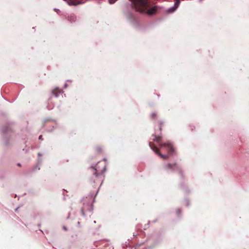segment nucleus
Masks as SVG:
<instances>
[{
  "instance_id": "4",
  "label": "nucleus",
  "mask_w": 249,
  "mask_h": 249,
  "mask_svg": "<svg viewBox=\"0 0 249 249\" xmlns=\"http://www.w3.org/2000/svg\"><path fill=\"white\" fill-rule=\"evenodd\" d=\"M149 145L151 148L155 152V153L158 154L161 158L164 160H166L168 158V155H162L160 152L159 148L155 145L154 143L149 142Z\"/></svg>"
},
{
  "instance_id": "13",
  "label": "nucleus",
  "mask_w": 249,
  "mask_h": 249,
  "mask_svg": "<svg viewBox=\"0 0 249 249\" xmlns=\"http://www.w3.org/2000/svg\"><path fill=\"white\" fill-rule=\"evenodd\" d=\"M117 0H109V2L110 3H113L114 2H115V1H116Z\"/></svg>"
},
{
  "instance_id": "9",
  "label": "nucleus",
  "mask_w": 249,
  "mask_h": 249,
  "mask_svg": "<svg viewBox=\"0 0 249 249\" xmlns=\"http://www.w3.org/2000/svg\"><path fill=\"white\" fill-rule=\"evenodd\" d=\"M153 136L154 137L153 139V140L157 142H160L162 139L161 136H156L155 135H153Z\"/></svg>"
},
{
  "instance_id": "2",
  "label": "nucleus",
  "mask_w": 249,
  "mask_h": 249,
  "mask_svg": "<svg viewBox=\"0 0 249 249\" xmlns=\"http://www.w3.org/2000/svg\"><path fill=\"white\" fill-rule=\"evenodd\" d=\"M106 168L104 162H98L95 167L91 166L90 169L93 170V175L90 178V182L93 183L100 182L102 179V174L105 172Z\"/></svg>"
},
{
  "instance_id": "5",
  "label": "nucleus",
  "mask_w": 249,
  "mask_h": 249,
  "mask_svg": "<svg viewBox=\"0 0 249 249\" xmlns=\"http://www.w3.org/2000/svg\"><path fill=\"white\" fill-rule=\"evenodd\" d=\"M160 147H167V151L169 154L171 155L174 152L173 146L170 143H164L160 144Z\"/></svg>"
},
{
  "instance_id": "10",
  "label": "nucleus",
  "mask_w": 249,
  "mask_h": 249,
  "mask_svg": "<svg viewBox=\"0 0 249 249\" xmlns=\"http://www.w3.org/2000/svg\"><path fill=\"white\" fill-rule=\"evenodd\" d=\"M150 118L152 120H155L158 118V114L157 113L153 112L150 115Z\"/></svg>"
},
{
  "instance_id": "3",
  "label": "nucleus",
  "mask_w": 249,
  "mask_h": 249,
  "mask_svg": "<svg viewBox=\"0 0 249 249\" xmlns=\"http://www.w3.org/2000/svg\"><path fill=\"white\" fill-rule=\"evenodd\" d=\"M164 169L166 170H170L172 171H174L175 170H177L178 171L180 175H182V171L181 168L176 163H168L164 166Z\"/></svg>"
},
{
  "instance_id": "14",
  "label": "nucleus",
  "mask_w": 249,
  "mask_h": 249,
  "mask_svg": "<svg viewBox=\"0 0 249 249\" xmlns=\"http://www.w3.org/2000/svg\"><path fill=\"white\" fill-rule=\"evenodd\" d=\"M39 139H40H40H42V136H40L39 137Z\"/></svg>"
},
{
  "instance_id": "1",
  "label": "nucleus",
  "mask_w": 249,
  "mask_h": 249,
  "mask_svg": "<svg viewBox=\"0 0 249 249\" xmlns=\"http://www.w3.org/2000/svg\"><path fill=\"white\" fill-rule=\"evenodd\" d=\"M136 11L141 13L145 12L151 15L156 13L157 7L156 6L150 8L149 0H131Z\"/></svg>"
},
{
  "instance_id": "12",
  "label": "nucleus",
  "mask_w": 249,
  "mask_h": 249,
  "mask_svg": "<svg viewBox=\"0 0 249 249\" xmlns=\"http://www.w3.org/2000/svg\"><path fill=\"white\" fill-rule=\"evenodd\" d=\"M162 124H163V123H162V122H161V121H160V122H159V125H160V126H159V130H160V131H161V125H162Z\"/></svg>"
},
{
  "instance_id": "8",
  "label": "nucleus",
  "mask_w": 249,
  "mask_h": 249,
  "mask_svg": "<svg viewBox=\"0 0 249 249\" xmlns=\"http://www.w3.org/2000/svg\"><path fill=\"white\" fill-rule=\"evenodd\" d=\"M61 93V90L58 88H56L52 91L53 94L56 97L58 96V95Z\"/></svg>"
},
{
  "instance_id": "7",
  "label": "nucleus",
  "mask_w": 249,
  "mask_h": 249,
  "mask_svg": "<svg viewBox=\"0 0 249 249\" xmlns=\"http://www.w3.org/2000/svg\"><path fill=\"white\" fill-rule=\"evenodd\" d=\"M67 18L71 22H74L76 19V17L74 14H71L68 16Z\"/></svg>"
},
{
  "instance_id": "15",
  "label": "nucleus",
  "mask_w": 249,
  "mask_h": 249,
  "mask_svg": "<svg viewBox=\"0 0 249 249\" xmlns=\"http://www.w3.org/2000/svg\"><path fill=\"white\" fill-rule=\"evenodd\" d=\"M18 166H20V164L19 163H18Z\"/></svg>"
},
{
  "instance_id": "11",
  "label": "nucleus",
  "mask_w": 249,
  "mask_h": 249,
  "mask_svg": "<svg viewBox=\"0 0 249 249\" xmlns=\"http://www.w3.org/2000/svg\"><path fill=\"white\" fill-rule=\"evenodd\" d=\"M84 2L82 1V0H72L71 1V4L73 5H78L79 4H81V3H83Z\"/></svg>"
},
{
  "instance_id": "6",
  "label": "nucleus",
  "mask_w": 249,
  "mask_h": 249,
  "mask_svg": "<svg viewBox=\"0 0 249 249\" xmlns=\"http://www.w3.org/2000/svg\"><path fill=\"white\" fill-rule=\"evenodd\" d=\"M179 3H180L179 0H176L174 7L169 9V11L170 12H173L175 11L176 10V9L177 8V7L178 6Z\"/></svg>"
}]
</instances>
